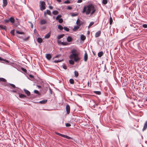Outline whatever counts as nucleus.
Listing matches in <instances>:
<instances>
[{
	"label": "nucleus",
	"instance_id": "48",
	"mask_svg": "<svg viewBox=\"0 0 147 147\" xmlns=\"http://www.w3.org/2000/svg\"><path fill=\"white\" fill-rule=\"evenodd\" d=\"M9 85L11 86L13 88H16V86L13 84L10 83Z\"/></svg>",
	"mask_w": 147,
	"mask_h": 147
},
{
	"label": "nucleus",
	"instance_id": "53",
	"mask_svg": "<svg viewBox=\"0 0 147 147\" xmlns=\"http://www.w3.org/2000/svg\"><path fill=\"white\" fill-rule=\"evenodd\" d=\"M61 61V60H59V59L58 60H55L54 61V62L55 63H58V62H60Z\"/></svg>",
	"mask_w": 147,
	"mask_h": 147
},
{
	"label": "nucleus",
	"instance_id": "11",
	"mask_svg": "<svg viewBox=\"0 0 147 147\" xmlns=\"http://www.w3.org/2000/svg\"><path fill=\"white\" fill-rule=\"evenodd\" d=\"M3 7H5L7 4V0H3Z\"/></svg>",
	"mask_w": 147,
	"mask_h": 147
},
{
	"label": "nucleus",
	"instance_id": "31",
	"mask_svg": "<svg viewBox=\"0 0 147 147\" xmlns=\"http://www.w3.org/2000/svg\"><path fill=\"white\" fill-rule=\"evenodd\" d=\"M113 22V19L111 17L109 19V24L111 25Z\"/></svg>",
	"mask_w": 147,
	"mask_h": 147
},
{
	"label": "nucleus",
	"instance_id": "19",
	"mask_svg": "<svg viewBox=\"0 0 147 147\" xmlns=\"http://www.w3.org/2000/svg\"><path fill=\"white\" fill-rule=\"evenodd\" d=\"M67 41L69 42H71L72 40V38L70 36H68L67 38Z\"/></svg>",
	"mask_w": 147,
	"mask_h": 147
},
{
	"label": "nucleus",
	"instance_id": "4",
	"mask_svg": "<svg viewBox=\"0 0 147 147\" xmlns=\"http://www.w3.org/2000/svg\"><path fill=\"white\" fill-rule=\"evenodd\" d=\"M88 59V55L86 51H85V53L84 55V60L85 62H86Z\"/></svg>",
	"mask_w": 147,
	"mask_h": 147
},
{
	"label": "nucleus",
	"instance_id": "42",
	"mask_svg": "<svg viewBox=\"0 0 147 147\" xmlns=\"http://www.w3.org/2000/svg\"><path fill=\"white\" fill-rule=\"evenodd\" d=\"M61 44L64 45H68V43L67 42H61Z\"/></svg>",
	"mask_w": 147,
	"mask_h": 147
},
{
	"label": "nucleus",
	"instance_id": "28",
	"mask_svg": "<svg viewBox=\"0 0 147 147\" xmlns=\"http://www.w3.org/2000/svg\"><path fill=\"white\" fill-rule=\"evenodd\" d=\"M73 61L72 60H70L69 61V63L71 65H74V61Z\"/></svg>",
	"mask_w": 147,
	"mask_h": 147
},
{
	"label": "nucleus",
	"instance_id": "15",
	"mask_svg": "<svg viewBox=\"0 0 147 147\" xmlns=\"http://www.w3.org/2000/svg\"><path fill=\"white\" fill-rule=\"evenodd\" d=\"M51 36V33L49 32L45 36V38L48 39Z\"/></svg>",
	"mask_w": 147,
	"mask_h": 147
},
{
	"label": "nucleus",
	"instance_id": "13",
	"mask_svg": "<svg viewBox=\"0 0 147 147\" xmlns=\"http://www.w3.org/2000/svg\"><path fill=\"white\" fill-rule=\"evenodd\" d=\"M47 102V100H42V101H40L39 102V103H40L41 104H46Z\"/></svg>",
	"mask_w": 147,
	"mask_h": 147
},
{
	"label": "nucleus",
	"instance_id": "51",
	"mask_svg": "<svg viewBox=\"0 0 147 147\" xmlns=\"http://www.w3.org/2000/svg\"><path fill=\"white\" fill-rule=\"evenodd\" d=\"M70 3V2L69 1H67L64 2V3L65 4H69Z\"/></svg>",
	"mask_w": 147,
	"mask_h": 147
},
{
	"label": "nucleus",
	"instance_id": "40",
	"mask_svg": "<svg viewBox=\"0 0 147 147\" xmlns=\"http://www.w3.org/2000/svg\"><path fill=\"white\" fill-rule=\"evenodd\" d=\"M59 22L60 23H61L63 22V20L62 18H60L58 19Z\"/></svg>",
	"mask_w": 147,
	"mask_h": 147
},
{
	"label": "nucleus",
	"instance_id": "52",
	"mask_svg": "<svg viewBox=\"0 0 147 147\" xmlns=\"http://www.w3.org/2000/svg\"><path fill=\"white\" fill-rule=\"evenodd\" d=\"M65 125L66 127H69L71 126V125L68 123H67L65 124Z\"/></svg>",
	"mask_w": 147,
	"mask_h": 147
},
{
	"label": "nucleus",
	"instance_id": "62",
	"mask_svg": "<svg viewBox=\"0 0 147 147\" xmlns=\"http://www.w3.org/2000/svg\"><path fill=\"white\" fill-rule=\"evenodd\" d=\"M31 24V28H33V25L32 24V23H31V22H29Z\"/></svg>",
	"mask_w": 147,
	"mask_h": 147
},
{
	"label": "nucleus",
	"instance_id": "12",
	"mask_svg": "<svg viewBox=\"0 0 147 147\" xmlns=\"http://www.w3.org/2000/svg\"><path fill=\"white\" fill-rule=\"evenodd\" d=\"M46 57L48 60H50L51 58V56L50 54H47L46 55Z\"/></svg>",
	"mask_w": 147,
	"mask_h": 147
},
{
	"label": "nucleus",
	"instance_id": "54",
	"mask_svg": "<svg viewBox=\"0 0 147 147\" xmlns=\"http://www.w3.org/2000/svg\"><path fill=\"white\" fill-rule=\"evenodd\" d=\"M143 27L144 28H147V25L146 24H143Z\"/></svg>",
	"mask_w": 147,
	"mask_h": 147
},
{
	"label": "nucleus",
	"instance_id": "64",
	"mask_svg": "<svg viewBox=\"0 0 147 147\" xmlns=\"http://www.w3.org/2000/svg\"><path fill=\"white\" fill-rule=\"evenodd\" d=\"M29 76L31 78H33V76L31 75H30Z\"/></svg>",
	"mask_w": 147,
	"mask_h": 147
},
{
	"label": "nucleus",
	"instance_id": "20",
	"mask_svg": "<svg viewBox=\"0 0 147 147\" xmlns=\"http://www.w3.org/2000/svg\"><path fill=\"white\" fill-rule=\"evenodd\" d=\"M86 38V37L84 35H81L80 39L81 40H85Z\"/></svg>",
	"mask_w": 147,
	"mask_h": 147
},
{
	"label": "nucleus",
	"instance_id": "24",
	"mask_svg": "<svg viewBox=\"0 0 147 147\" xmlns=\"http://www.w3.org/2000/svg\"><path fill=\"white\" fill-rule=\"evenodd\" d=\"M37 41L38 42L41 43L42 42V40L41 38L39 37L37 39Z\"/></svg>",
	"mask_w": 147,
	"mask_h": 147
},
{
	"label": "nucleus",
	"instance_id": "3",
	"mask_svg": "<svg viewBox=\"0 0 147 147\" xmlns=\"http://www.w3.org/2000/svg\"><path fill=\"white\" fill-rule=\"evenodd\" d=\"M45 5V3L44 1H40L39 6L40 9L41 10L43 11V10H44L46 9Z\"/></svg>",
	"mask_w": 147,
	"mask_h": 147
},
{
	"label": "nucleus",
	"instance_id": "43",
	"mask_svg": "<svg viewBox=\"0 0 147 147\" xmlns=\"http://www.w3.org/2000/svg\"><path fill=\"white\" fill-rule=\"evenodd\" d=\"M64 29L67 32H68L69 31V29L66 27H64Z\"/></svg>",
	"mask_w": 147,
	"mask_h": 147
},
{
	"label": "nucleus",
	"instance_id": "49",
	"mask_svg": "<svg viewBox=\"0 0 147 147\" xmlns=\"http://www.w3.org/2000/svg\"><path fill=\"white\" fill-rule=\"evenodd\" d=\"M78 15V13H72L71 15V16L72 17H74V16H77Z\"/></svg>",
	"mask_w": 147,
	"mask_h": 147
},
{
	"label": "nucleus",
	"instance_id": "46",
	"mask_svg": "<svg viewBox=\"0 0 147 147\" xmlns=\"http://www.w3.org/2000/svg\"><path fill=\"white\" fill-rule=\"evenodd\" d=\"M10 33L11 34L14 36V30H13L11 31Z\"/></svg>",
	"mask_w": 147,
	"mask_h": 147
},
{
	"label": "nucleus",
	"instance_id": "7",
	"mask_svg": "<svg viewBox=\"0 0 147 147\" xmlns=\"http://www.w3.org/2000/svg\"><path fill=\"white\" fill-rule=\"evenodd\" d=\"M76 23L78 26H80L82 24V22L79 19H78L76 21Z\"/></svg>",
	"mask_w": 147,
	"mask_h": 147
},
{
	"label": "nucleus",
	"instance_id": "33",
	"mask_svg": "<svg viewBox=\"0 0 147 147\" xmlns=\"http://www.w3.org/2000/svg\"><path fill=\"white\" fill-rule=\"evenodd\" d=\"M58 29L60 30H62L63 29V27L60 25L58 26Z\"/></svg>",
	"mask_w": 147,
	"mask_h": 147
},
{
	"label": "nucleus",
	"instance_id": "61",
	"mask_svg": "<svg viewBox=\"0 0 147 147\" xmlns=\"http://www.w3.org/2000/svg\"><path fill=\"white\" fill-rule=\"evenodd\" d=\"M49 7L50 9H53V7L51 6H49Z\"/></svg>",
	"mask_w": 147,
	"mask_h": 147
},
{
	"label": "nucleus",
	"instance_id": "30",
	"mask_svg": "<svg viewBox=\"0 0 147 147\" xmlns=\"http://www.w3.org/2000/svg\"><path fill=\"white\" fill-rule=\"evenodd\" d=\"M63 137L68 139H71L72 138L71 137L64 135Z\"/></svg>",
	"mask_w": 147,
	"mask_h": 147
},
{
	"label": "nucleus",
	"instance_id": "29",
	"mask_svg": "<svg viewBox=\"0 0 147 147\" xmlns=\"http://www.w3.org/2000/svg\"><path fill=\"white\" fill-rule=\"evenodd\" d=\"M1 81H2L6 82L7 81L5 79L1 78H0V82Z\"/></svg>",
	"mask_w": 147,
	"mask_h": 147
},
{
	"label": "nucleus",
	"instance_id": "41",
	"mask_svg": "<svg viewBox=\"0 0 147 147\" xmlns=\"http://www.w3.org/2000/svg\"><path fill=\"white\" fill-rule=\"evenodd\" d=\"M76 50L74 49L71 51V53H72V54L76 53Z\"/></svg>",
	"mask_w": 147,
	"mask_h": 147
},
{
	"label": "nucleus",
	"instance_id": "14",
	"mask_svg": "<svg viewBox=\"0 0 147 147\" xmlns=\"http://www.w3.org/2000/svg\"><path fill=\"white\" fill-rule=\"evenodd\" d=\"M147 128V121L145 122L142 129L143 131L146 130Z\"/></svg>",
	"mask_w": 147,
	"mask_h": 147
},
{
	"label": "nucleus",
	"instance_id": "60",
	"mask_svg": "<svg viewBox=\"0 0 147 147\" xmlns=\"http://www.w3.org/2000/svg\"><path fill=\"white\" fill-rule=\"evenodd\" d=\"M82 0H78L77 1L78 3H80L82 2Z\"/></svg>",
	"mask_w": 147,
	"mask_h": 147
},
{
	"label": "nucleus",
	"instance_id": "57",
	"mask_svg": "<svg viewBox=\"0 0 147 147\" xmlns=\"http://www.w3.org/2000/svg\"><path fill=\"white\" fill-rule=\"evenodd\" d=\"M34 92L36 94H39V92L37 90H35Z\"/></svg>",
	"mask_w": 147,
	"mask_h": 147
},
{
	"label": "nucleus",
	"instance_id": "50",
	"mask_svg": "<svg viewBox=\"0 0 147 147\" xmlns=\"http://www.w3.org/2000/svg\"><path fill=\"white\" fill-rule=\"evenodd\" d=\"M63 67L64 69H67V66L66 65H63Z\"/></svg>",
	"mask_w": 147,
	"mask_h": 147
},
{
	"label": "nucleus",
	"instance_id": "32",
	"mask_svg": "<svg viewBox=\"0 0 147 147\" xmlns=\"http://www.w3.org/2000/svg\"><path fill=\"white\" fill-rule=\"evenodd\" d=\"M69 82L71 84H73L74 83V80L72 79H71L69 80Z\"/></svg>",
	"mask_w": 147,
	"mask_h": 147
},
{
	"label": "nucleus",
	"instance_id": "10",
	"mask_svg": "<svg viewBox=\"0 0 147 147\" xmlns=\"http://www.w3.org/2000/svg\"><path fill=\"white\" fill-rule=\"evenodd\" d=\"M101 32L100 31L97 32L95 34V37L96 38L98 37L101 34Z\"/></svg>",
	"mask_w": 147,
	"mask_h": 147
},
{
	"label": "nucleus",
	"instance_id": "2",
	"mask_svg": "<svg viewBox=\"0 0 147 147\" xmlns=\"http://www.w3.org/2000/svg\"><path fill=\"white\" fill-rule=\"evenodd\" d=\"M69 58L70 59H73L75 62L79 61L80 59V58L77 53L71 54L69 56Z\"/></svg>",
	"mask_w": 147,
	"mask_h": 147
},
{
	"label": "nucleus",
	"instance_id": "35",
	"mask_svg": "<svg viewBox=\"0 0 147 147\" xmlns=\"http://www.w3.org/2000/svg\"><path fill=\"white\" fill-rule=\"evenodd\" d=\"M108 1L107 0H103L102 3L104 5H105L107 3Z\"/></svg>",
	"mask_w": 147,
	"mask_h": 147
},
{
	"label": "nucleus",
	"instance_id": "21",
	"mask_svg": "<svg viewBox=\"0 0 147 147\" xmlns=\"http://www.w3.org/2000/svg\"><path fill=\"white\" fill-rule=\"evenodd\" d=\"M64 36V34H61L57 36V39H60L61 38H62L63 36Z\"/></svg>",
	"mask_w": 147,
	"mask_h": 147
},
{
	"label": "nucleus",
	"instance_id": "8",
	"mask_svg": "<svg viewBox=\"0 0 147 147\" xmlns=\"http://www.w3.org/2000/svg\"><path fill=\"white\" fill-rule=\"evenodd\" d=\"M0 61H3L2 62L3 63H5L7 64H8L9 62L8 61L2 58L1 57H0Z\"/></svg>",
	"mask_w": 147,
	"mask_h": 147
},
{
	"label": "nucleus",
	"instance_id": "16",
	"mask_svg": "<svg viewBox=\"0 0 147 147\" xmlns=\"http://www.w3.org/2000/svg\"><path fill=\"white\" fill-rule=\"evenodd\" d=\"M24 91L25 93L28 96L30 95V92L28 90H26L25 89H24Z\"/></svg>",
	"mask_w": 147,
	"mask_h": 147
},
{
	"label": "nucleus",
	"instance_id": "25",
	"mask_svg": "<svg viewBox=\"0 0 147 147\" xmlns=\"http://www.w3.org/2000/svg\"><path fill=\"white\" fill-rule=\"evenodd\" d=\"M40 23L41 25L45 24L46 23V21L45 20H41Z\"/></svg>",
	"mask_w": 147,
	"mask_h": 147
},
{
	"label": "nucleus",
	"instance_id": "39",
	"mask_svg": "<svg viewBox=\"0 0 147 147\" xmlns=\"http://www.w3.org/2000/svg\"><path fill=\"white\" fill-rule=\"evenodd\" d=\"M16 33L18 34H24V32H20L18 31L17 30L16 32Z\"/></svg>",
	"mask_w": 147,
	"mask_h": 147
},
{
	"label": "nucleus",
	"instance_id": "38",
	"mask_svg": "<svg viewBox=\"0 0 147 147\" xmlns=\"http://www.w3.org/2000/svg\"><path fill=\"white\" fill-rule=\"evenodd\" d=\"M47 13L50 16L51 15V11L49 10H47Z\"/></svg>",
	"mask_w": 147,
	"mask_h": 147
},
{
	"label": "nucleus",
	"instance_id": "34",
	"mask_svg": "<svg viewBox=\"0 0 147 147\" xmlns=\"http://www.w3.org/2000/svg\"><path fill=\"white\" fill-rule=\"evenodd\" d=\"M55 134H57V135H58L59 136H61V137H63V136H64V134H61L59 133L56 132H55Z\"/></svg>",
	"mask_w": 147,
	"mask_h": 147
},
{
	"label": "nucleus",
	"instance_id": "56",
	"mask_svg": "<svg viewBox=\"0 0 147 147\" xmlns=\"http://www.w3.org/2000/svg\"><path fill=\"white\" fill-rule=\"evenodd\" d=\"M22 70L25 72H26L27 71L24 68H22Z\"/></svg>",
	"mask_w": 147,
	"mask_h": 147
},
{
	"label": "nucleus",
	"instance_id": "58",
	"mask_svg": "<svg viewBox=\"0 0 147 147\" xmlns=\"http://www.w3.org/2000/svg\"><path fill=\"white\" fill-rule=\"evenodd\" d=\"M4 21L6 23H8L9 22V19H5L4 20Z\"/></svg>",
	"mask_w": 147,
	"mask_h": 147
},
{
	"label": "nucleus",
	"instance_id": "37",
	"mask_svg": "<svg viewBox=\"0 0 147 147\" xmlns=\"http://www.w3.org/2000/svg\"><path fill=\"white\" fill-rule=\"evenodd\" d=\"M94 24V22H91L90 23L89 26H88V28H89L90 26H92Z\"/></svg>",
	"mask_w": 147,
	"mask_h": 147
},
{
	"label": "nucleus",
	"instance_id": "26",
	"mask_svg": "<svg viewBox=\"0 0 147 147\" xmlns=\"http://www.w3.org/2000/svg\"><path fill=\"white\" fill-rule=\"evenodd\" d=\"M19 97L20 98H24L26 97V96L23 94H19Z\"/></svg>",
	"mask_w": 147,
	"mask_h": 147
},
{
	"label": "nucleus",
	"instance_id": "55",
	"mask_svg": "<svg viewBox=\"0 0 147 147\" xmlns=\"http://www.w3.org/2000/svg\"><path fill=\"white\" fill-rule=\"evenodd\" d=\"M67 8L68 10H71V9H72V8L70 6H68L67 7Z\"/></svg>",
	"mask_w": 147,
	"mask_h": 147
},
{
	"label": "nucleus",
	"instance_id": "22",
	"mask_svg": "<svg viewBox=\"0 0 147 147\" xmlns=\"http://www.w3.org/2000/svg\"><path fill=\"white\" fill-rule=\"evenodd\" d=\"M80 26L78 25L77 26H75L74 28L73 29V30L74 31H76L80 28Z\"/></svg>",
	"mask_w": 147,
	"mask_h": 147
},
{
	"label": "nucleus",
	"instance_id": "63",
	"mask_svg": "<svg viewBox=\"0 0 147 147\" xmlns=\"http://www.w3.org/2000/svg\"><path fill=\"white\" fill-rule=\"evenodd\" d=\"M37 86L38 88H41V86H40L37 85Z\"/></svg>",
	"mask_w": 147,
	"mask_h": 147
},
{
	"label": "nucleus",
	"instance_id": "59",
	"mask_svg": "<svg viewBox=\"0 0 147 147\" xmlns=\"http://www.w3.org/2000/svg\"><path fill=\"white\" fill-rule=\"evenodd\" d=\"M61 42L59 40V39L57 40V42L58 44H61Z\"/></svg>",
	"mask_w": 147,
	"mask_h": 147
},
{
	"label": "nucleus",
	"instance_id": "18",
	"mask_svg": "<svg viewBox=\"0 0 147 147\" xmlns=\"http://www.w3.org/2000/svg\"><path fill=\"white\" fill-rule=\"evenodd\" d=\"M6 27L5 26L2 25H0V29L6 30Z\"/></svg>",
	"mask_w": 147,
	"mask_h": 147
},
{
	"label": "nucleus",
	"instance_id": "23",
	"mask_svg": "<svg viewBox=\"0 0 147 147\" xmlns=\"http://www.w3.org/2000/svg\"><path fill=\"white\" fill-rule=\"evenodd\" d=\"M29 36H28L26 37L23 38L22 41L24 42L27 41L29 39Z\"/></svg>",
	"mask_w": 147,
	"mask_h": 147
},
{
	"label": "nucleus",
	"instance_id": "9",
	"mask_svg": "<svg viewBox=\"0 0 147 147\" xmlns=\"http://www.w3.org/2000/svg\"><path fill=\"white\" fill-rule=\"evenodd\" d=\"M9 20L12 24H13L15 22V20L13 17H10L9 19Z\"/></svg>",
	"mask_w": 147,
	"mask_h": 147
},
{
	"label": "nucleus",
	"instance_id": "44",
	"mask_svg": "<svg viewBox=\"0 0 147 147\" xmlns=\"http://www.w3.org/2000/svg\"><path fill=\"white\" fill-rule=\"evenodd\" d=\"M94 92L96 94H98V95H100L101 94V92L100 91H94Z\"/></svg>",
	"mask_w": 147,
	"mask_h": 147
},
{
	"label": "nucleus",
	"instance_id": "17",
	"mask_svg": "<svg viewBox=\"0 0 147 147\" xmlns=\"http://www.w3.org/2000/svg\"><path fill=\"white\" fill-rule=\"evenodd\" d=\"M103 55V52L102 51L99 52L98 54V56L99 57H101Z\"/></svg>",
	"mask_w": 147,
	"mask_h": 147
},
{
	"label": "nucleus",
	"instance_id": "1",
	"mask_svg": "<svg viewBox=\"0 0 147 147\" xmlns=\"http://www.w3.org/2000/svg\"><path fill=\"white\" fill-rule=\"evenodd\" d=\"M96 11V9L94 5L92 4H90L84 7L82 13H85L87 15L90 13V15L92 16L95 12Z\"/></svg>",
	"mask_w": 147,
	"mask_h": 147
},
{
	"label": "nucleus",
	"instance_id": "6",
	"mask_svg": "<svg viewBox=\"0 0 147 147\" xmlns=\"http://www.w3.org/2000/svg\"><path fill=\"white\" fill-rule=\"evenodd\" d=\"M15 24H14V26L16 27L18 26V25H19V20L17 18L16 19V20H15Z\"/></svg>",
	"mask_w": 147,
	"mask_h": 147
},
{
	"label": "nucleus",
	"instance_id": "45",
	"mask_svg": "<svg viewBox=\"0 0 147 147\" xmlns=\"http://www.w3.org/2000/svg\"><path fill=\"white\" fill-rule=\"evenodd\" d=\"M9 83H7V82H5V83L4 84V85L5 86H7L8 87H9Z\"/></svg>",
	"mask_w": 147,
	"mask_h": 147
},
{
	"label": "nucleus",
	"instance_id": "36",
	"mask_svg": "<svg viewBox=\"0 0 147 147\" xmlns=\"http://www.w3.org/2000/svg\"><path fill=\"white\" fill-rule=\"evenodd\" d=\"M74 74H75V76L76 77H77L78 76V75H79V74H78V72L76 71H74Z\"/></svg>",
	"mask_w": 147,
	"mask_h": 147
},
{
	"label": "nucleus",
	"instance_id": "5",
	"mask_svg": "<svg viewBox=\"0 0 147 147\" xmlns=\"http://www.w3.org/2000/svg\"><path fill=\"white\" fill-rule=\"evenodd\" d=\"M66 111L67 114H69L70 111V107L69 105H67L66 106Z\"/></svg>",
	"mask_w": 147,
	"mask_h": 147
},
{
	"label": "nucleus",
	"instance_id": "47",
	"mask_svg": "<svg viewBox=\"0 0 147 147\" xmlns=\"http://www.w3.org/2000/svg\"><path fill=\"white\" fill-rule=\"evenodd\" d=\"M61 16L60 15H58L56 18V19L57 20H58L59 18H61Z\"/></svg>",
	"mask_w": 147,
	"mask_h": 147
},
{
	"label": "nucleus",
	"instance_id": "27",
	"mask_svg": "<svg viewBox=\"0 0 147 147\" xmlns=\"http://www.w3.org/2000/svg\"><path fill=\"white\" fill-rule=\"evenodd\" d=\"M52 13L53 14L56 15L59 12L57 10H54L53 11Z\"/></svg>",
	"mask_w": 147,
	"mask_h": 147
}]
</instances>
